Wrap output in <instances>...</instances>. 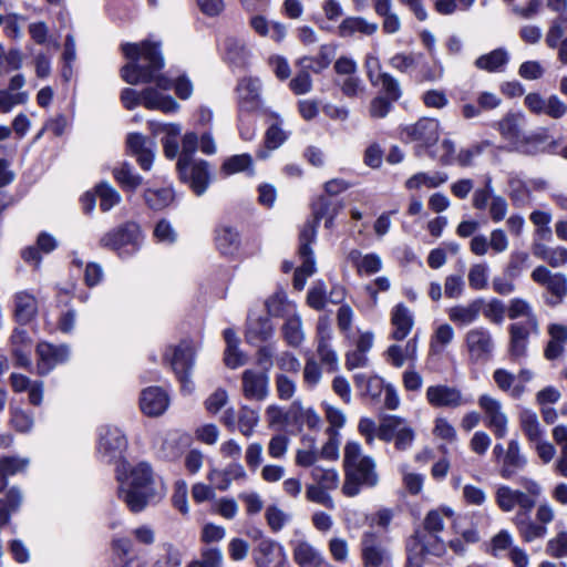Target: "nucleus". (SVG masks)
<instances>
[{"instance_id": "nucleus-1", "label": "nucleus", "mask_w": 567, "mask_h": 567, "mask_svg": "<svg viewBox=\"0 0 567 567\" xmlns=\"http://www.w3.org/2000/svg\"><path fill=\"white\" fill-rule=\"evenodd\" d=\"M122 52L130 62L122 66L121 78L131 85L155 82L157 90L168 91L175 82L159 73L164 68L161 43L144 40L140 43L122 44Z\"/></svg>"}, {"instance_id": "nucleus-2", "label": "nucleus", "mask_w": 567, "mask_h": 567, "mask_svg": "<svg viewBox=\"0 0 567 567\" xmlns=\"http://www.w3.org/2000/svg\"><path fill=\"white\" fill-rule=\"evenodd\" d=\"M118 497L133 513L144 511L148 505L158 503L166 494L163 480L157 476L151 464L140 462L117 471Z\"/></svg>"}, {"instance_id": "nucleus-3", "label": "nucleus", "mask_w": 567, "mask_h": 567, "mask_svg": "<svg viewBox=\"0 0 567 567\" xmlns=\"http://www.w3.org/2000/svg\"><path fill=\"white\" fill-rule=\"evenodd\" d=\"M444 518L445 514L440 509L426 514L424 529L415 532L406 540V567H423L425 556L440 557L445 553V543L439 535L444 529Z\"/></svg>"}, {"instance_id": "nucleus-4", "label": "nucleus", "mask_w": 567, "mask_h": 567, "mask_svg": "<svg viewBox=\"0 0 567 567\" xmlns=\"http://www.w3.org/2000/svg\"><path fill=\"white\" fill-rule=\"evenodd\" d=\"M344 483L342 493L357 496L362 487H374L379 482L377 465L372 457L362 454L359 443L348 442L343 453Z\"/></svg>"}, {"instance_id": "nucleus-5", "label": "nucleus", "mask_w": 567, "mask_h": 567, "mask_svg": "<svg viewBox=\"0 0 567 567\" xmlns=\"http://www.w3.org/2000/svg\"><path fill=\"white\" fill-rule=\"evenodd\" d=\"M519 485L523 489H515L508 485H499L495 492V502L501 511L505 513L513 512L516 507L518 512L532 511L543 488L538 482L523 476L519 478Z\"/></svg>"}, {"instance_id": "nucleus-6", "label": "nucleus", "mask_w": 567, "mask_h": 567, "mask_svg": "<svg viewBox=\"0 0 567 567\" xmlns=\"http://www.w3.org/2000/svg\"><path fill=\"white\" fill-rule=\"evenodd\" d=\"M195 347L189 340H182L177 346L168 347L163 355L182 383L183 390H189V374L195 363Z\"/></svg>"}, {"instance_id": "nucleus-7", "label": "nucleus", "mask_w": 567, "mask_h": 567, "mask_svg": "<svg viewBox=\"0 0 567 567\" xmlns=\"http://www.w3.org/2000/svg\"><path fill=\"white\" fill-rule=\"evenodd\" d=\"M470 362L486 363L493 357L495 343L492 332L485 327H474L464 336Z\"/></svg>"}, {"instance_id": "nucleus-8", "label": "nucleus", "mask_w": 567, "mask_h": 567, "mask_svg": "<svg viewBox=\"0 0 567 567\" xmlns=\"http://www.w3.org/2000/svg\"><path fill=\"white\" fill-rule=\"evenodd\" d=\"M495 462L499 464V475L505 480L512 478L527 465V458L522 453L518 440L513 439L505 449L503 444L497 443L493 449Z\"/></svg>"}, {"instance_id": "nucleus-9", "label": "nucleus", "mask_w": 567, "mask_h": 567, "mask_svg": "<svg viewBox=\"0 0 567 567\" xmlns=\"http://www.w3.org/2000/svg\"><path fill=\"white\" fill-rule=\"evenodd\" d=\"M360 550L364 567H386L391 563L386 540L375 532L367 530L362 534Z\"/></svg>"}, {"instance_id": "nucleus-10", "label": "nucleus", "mask_w": 567, "mask_h": 567, "mask_svg": "<svg viewBox=\"0 0 567 567\" xmlns=\"http://www.w3.org/2000/svg\"><path fill=\"white\" fill-rule=\"evenodd\" d=\"M127 447V440L121 429L113 425H102L97 431V453L105 462L122 457Z\"/></svg>"}, {"instance_id": "nucleus-11", "label": "nucleus", "mask_w": 567, "mask_h": 567, "mask_svg": "<svg viewBox=\"0 0 567 567\" xmlns=\"http://www.w3.org/2000/svg\"><path fill=\"white\" fill-rule=\"evenodd\" d=\"M261 83L258 79L244 78L236 87L238 94V118L243 125L246 115H250L261 107Z\"/></svg>"}, {"instance_id": "nucleus-12", "label": "nucleus", "mask_w": 567, "mask_h": 567, "mask_svg": "<svg viewBox=\"0 0 567 567\" xmlns=\"http://www.w3.org/2000/svg\"><path fill=\"white\" fill-rule=\"evenodd\" d=\"M144 239L141 226L135 221L123 223L101 238V245L105 248H121L124 246H140Z\"/></svg>"}, {"instance_id": "nucleus-13", "label": "nucleus", "mask_w": 567, "mask_h": 567, "mask_svg": "<svg viewBox=\"0 0 567 567\" xmlns=\"http://www.w3.org/2000/svg\"><path fill=\"white\" fill-rule=\"evenodd\" d=\"M177 169L181 179L188 184L197 196H200L206 192L209 185V171L207 162H185L184 158H178Z\"/></svg>"}, {"instance_id": "nucleus-14", "label": "nucleus", "mask_w": 567, "mask_h": 567, "mask_svg": "<svg viewBox=\"0 0 567 567\" xmlns=\"http://www.w3.org/2000/svg\"><path fill=\"white\" fill-rule=\"evenodd\" d=\"M427 403L435 409H457L471 403V399L463 395L456 386L447 384L430 385L426 389Z\"/></svg>"}, {"instance_id": "nucleus-15", "label": "nucleus", "mask_w": 567, "mask_h": 567, "mask_svg": "<svg viewBox=\"0 0 567 567\" xmlns=\"http://www.w3.org/2000/svg\"><path fill=\"white\" fill-rule=\"evenodd\" d=\"M477 403L485 414L486 426L492 430L495 437L504 439L508 432V417L503 411L501 401L488 394H482Z\"/></svg>"}, {"instance_id": "nucleus-16", "label": "nucleus", "mask_w": 567, "mask_h": 567, "mask_svg": "<svg viewBox=\"0 0 567 567\" xmlns=\"http://www.w3.org/2000/svg\"><path fill=\"white\" fill-rule=\"evenodd\" d=\"M532 279L549 291L546 302L550 306L560 303L567 293V278L560 272L551 274L546 267L538 266L533 270Z\"/></svg>"}, {"instance_id": "nucleus-17", "label": "nucleus", "mask_w": 567, "mask_h": 567, "mask_svg": "<svg viewBox=\"0 0 567 567\" xmlns=\"http://www.w3.org/2000/svg\"><path fill=\"white\" fill-rule=\"evenodd\" d=\"M37 369L40 375L51 372L58 364L64 363L70 358V348L65 344L54 346L42 341L37 346Z\"/></svg>"}, {"instance_id": "nucleus-18", "label": "nucleus", "mask_w": 567, "mask_h": 567, "mask_svg": "<svg viewBox=\"0 0 567 567\" xmlns=\"http://www.w3.org/2000/svg\"><path fill=\"white\" fill-rule=\"evenodd\" d=\"M403 133L412 142H420L423 146L434 145L440 136V122L432 117H422L416 123L406 125Z\"/></svg>"}, {"instance_id": "nucleus-19", "label": "nucleus", "mask_w": 567, "mask_h": 567, "mask_svg": "<svg viewBox=\"0 0 567 567\" xmlns=\"http://www.w3.org/2000/svg\"><path fill=\"white\" fill-rule=\"evenodd\" d=\"M243 394L248 400L264 401L269 394V378L266 372L247 369L241 374Z\"/></svg>"}, {"instance_id": "nucleus-20", "label": "nucleus", "mask_w": 567, "mask_h": 567, "mask_svg": "<svg viewBox=\"0 0 567 567\" xmlns=\"http://www.w3.org/2000/svg\"><path fill=\"white\" fill-rule=\"evenodd\" d=\"M126 144L131 153L142 169L150 171L155 157L156 144L140 133H131L127 136Z\"/></svg>"}, {"instance_id": "nucleus-21", "label": "nucleus", "mask_w": 567, "mask_h": 567, "mask_svg": "<svg viewBox=\"0 0 567 567\" xmlns=\"http://www.w3.org/2000/svg\"><path fill=\"white\" fill-rule=\"evenodd\" d=\"M257 567H281L285 561L282 548L271 539H261L254 549Z\"/></svg>"}, {"instance_id": "nucleus-22", "label": "nucleus", "mask_w": 567, "mask_h": 567, "mask_svg": "<svg viewBox=\"0 0 567 567\" xmlns=\"http://www.w3.org/2000/svg\"><path fill=\"white\" fill-rule=\"evenodd\" d=\"M530 511L517 512L513 518V523L524 542L532 543L536 539L544 538L548 529L543 524L533 520L529 515Z\"/></svg>"}, {"instance_id": "nucleus-23", "label": "nucleus", "mask_w": 567, "mask_h": 567, "mask_svg": "<svg viewBox=\"0 0 567 567\" xmlns=\"http://www.w3.org/2000/svg\"><path fill=\"white\" fill-rule=\"evenodd\" d=\"M140 405L146 415L158 416L167 409L168 396L161 388L150 386L142 391Z\"/></svg>"}, {"instance_id": "nucleus-24", "label": "nucleus", "mask_w": 567, "mask_h": 567, "mask_svg": "<svg viewBox=\"0 0 567 567\" xmlns=\"http://www.w3.org/2000/svg\"><path fill=\"white\" fill-rule=\"evenodd\" d=\"M342 208L341 200L326 195L318 196L311 205L312 217L319 223L323 219L326 228L333 226V220Z\"/></svg>"}, {"instance_id": "nucleus-25", "label": "nucleus", "mask_w": 567, "mask_h": 567, "mask_svg": "<svg viewBox=\"0 0 567 567\" xmlns=\"http://www.w3.org/2000/svg\"><path fill=\"white\" fill-rule=\"evenodd\" d=\"M142 105L147 110H157L164 113H175L179 110V104L173 96L152 86L142 90Z\"/></svg>"}, {"instance_id": "nucleus-26", "label": "nucleus", "mask_w": 567, "mask_h": 567, "mask_svg": "<svg viewBox=\"0 0 567 567\" xmlns=\"http://www.w3.org/2000/svg\"><path fill=\"white\" fill-rule=\"evenodd\" d=\"M11 351L17 360V365L28 368L31 365L32 339L23 328H16L10 337Z\"/></svg>"}, {"instance_id": "nucleus-27", "label": "nucleus", "mask_w": 567, "mask_h": 567, "mask_svg": "<svg viewBox=\"0 0 567 567\" xmlns=\"http://www.w3.org/2000/svg\"><path fill=\"white\" fill-rule=\"evenodd\" d=\"M391 337L396 341L405 339L414 326L412 311L405 305L398 303L391 311Z\"/></svg>"}, {"instance_id": "nucleus-28", "label": "nucleus", "mask_w": 567, "mask_h": 567, "mask_svg": "<svg viewBox=\"0 0 567 567\" xmlns=\"http://www.w3.org/2000/svg\"><path fill=\"white\" fill-rule=\"evenodd\" d=\"M549 340L544 350V357L548 361H555L563 357L567 341V326L550 323L547 328Z\"/></svg>"}, {"instance_id": "nucleus-29", "label": "nucleus", "mask_w": 567, "mask_h": 567, "mask_svg": "<svg viewBox=\"0 0 567 567\" xmlns=\"http://www.w3.org/2000/svg\"><path fill=\"white\" fill-rule=\"evenodd\" d=\"M509 332V353L514 361H518L526 355L528 338L534 333L529 327L523 322L513 323L508 328Z\"/></svg>"}, {"instance_id": "nucleus-30", "label": "nucleus", "mask_w": 567, "mask_h": 567, "mask_svg": "<svg viewBox=\"0 0 567 567\" xmlns=\"http://www.w3.org/2000/svg\"><path fill=\"white\" fill-rule=\"evenodd\" d=\"M30 465L29 457L18 455L0 456V493L8 487V478L27 472Z\"/></svg>"}, {"instance_id": "nucleus-31", "label": "nucleus", "mask_w": 567, "mask_h": 567, "mask_svg": "<svg viewBox=\"0 0 567 567\" xmlns=\"http://www.w3.org/2000/svg\"><path fill=\"white\" fill-rule=\"evenodd\" d=\"M151 130L154 134L159 132H165V137L162 140L164 154L167 158L173 159L177 156L179 151V145L177 137L182 132V127L178 124H162L150 122Z\"/></svg>"}, {"instance_id": "nucleus-32", "label": "nucleus", "mask_w": 567, "mask_h": 567, "mask_svg": "<svg viewBox=\"0 0 567 567\" xmlns=\"http://www.w3.org/2000/svg\"><path fill=\"white\" fill-rule=\"evenodd\" d=\"M482 307V299L473 300L466 305L454 306L447 310L449 319L456 326H468L478 319Z\"/></svg>"}, {"instance_id": "nucleus-33", "label": "nucleus", "mask_w": 567, "mask_h": 567, "mask_svg": "<svg viewBox=\"0 0 567 567\" xmlns=\"http://www.w3.org/2000/svg\"><path fill=\"white\" fill-rule=\"evenodd\" d=\"M509 62V53L505 48H497L486 54L480 55L474 65L478 70L489 73L503 72Z\"/></svg>"}, {"instance_id": "nucleus-34", "label": "nucleus", "mask_w": 567, "mask_h": 567, "mask_svg": "<svg viewBox=\"0 0 567 567\" xmlns=\"http://www.w3.org/2000/svg\"><path fill=\"white\" fill-rule=\"evenodd\" d=\"M38 313L35 297L27 291H20L14 296V317L20 324L29 323Z\"/></svg>"}, {"instance_id": "nucleus-35", "label": "nucleus", "mask_w": 567, "mask_h": 567, "mask_svg": "<svg viewBox=\"0 0 567 567\" xmlns=\"http://www.w3.org/2000/svg\"><path fill=\"white\" fill-rule=\"evenodd\" d=\"M274 334V327L267 317L256 319L249 318L246 329V341L250 344H257L270 339Z\"/></svg>"}, {"instance_id": "nucleus-36", "label": "nucleus", "mask_w": 567, "mask_h": 567, "mask_svg": "<svg viewBox=\"0 0 567 567\" xmlns=\"http://www.w3.org/2000/svg\"><path fill=\"white\" fill-rule=\"evenodd\" d=\"M507 316L509 319H517L520 317L526 318L523 324L532 329L534 333H538L539 324L536 315L533 311L528 301L522 298H514L509 301L507 307Z\"/></svg>"}, {"instance_id": "nucleus-37", "label": "nucleus", "mask_w": 567, "mask_h": 567, "mask_svg": "<svg viewBox=\"0 0 567 567\" xmlns=\"http://www.w3.org/2000/svg\"><path fill=\"white\" fill-rule=\"evenodd\" d=\"M378 28V23L369 22L362 17H348L338 27V33L342 38L352 37L354 33L372 35Z\"/></svg>"}, {"instance_id": "nucleus-38", "label": "nucleus", "mask_w": 567, "mask_h": 567, "mask_svg": "<svg viewBox=\"0 0 567 567\" xmlns=\"http://www.w3.org/2000/svg\"><path fill=\"white\" fill-rule=\"evenodd\" d=\"M336 55V47L332 44H323L320 47L319 53L316 58L302 56L299 59L298 64L302 69H309L315 73H320L327 69Z\"/></svg>"}, {"instance_id": "nucleus-39", "label": "nucleus", "mask_w": 567, "mask_h": 567, "mask_svg": "<svg viewBox=\"0 0 567 567\" xmlns=\"http://www.w3.org/2000/svg\"><path fill=\"white\" fill-rule=\"evenodd\" d=\"M293 558L300 567H320L323 563L320 551L306 540L293 544Z\"/></svg>"}, {"instance_id": "nucleus-40", "label": "nucleus", "mask_w": 567, "mask_h": 567, "mask_svg": "<svg viewBox=\"0 0 567 567\" xmlns=\"http://www.w3.org/2000/svg\"><path fill=\"white\" fill-rule=\"evenodd\" d=\"M300 260L301 265L296 268L292 280V285L298 291L305 288L307 278L317 270L312 250H300Z\"/></svg>"}, {"instance_id": "nucleus-41", "label": "nucleus", "mask_w": 567, "mask_h": 567, "mask_svg": "<svg viewBox=\"0 0 567 567\" xmlns=\"http://www.w3.org/2000/svg\"><path fill=\"white\" fill-rule=\"evenodd\" d=\"M113 177L124 190L130 192H134L143 183V177L134 173L133 166L127 162L113 168Z\"/></svg>"}, {"instance_id": "nucleus-42", "label": "nucleus", "mask_w": 567, "mask_h": 567, "mask_svg": "<svg viewBox=\"0 0 567 567\" xmlns=\"http://www.w3.org/2000/svg\"><path fill=\"white\" fill-rule=\"evenodd\" d=\"M281 332L284 339L290 347L298 348L305 340V332L300 316L295 313L288 317L281 328Z\"/></svg>"}, {"instance_id": "nucleus-43", "label": "nucleus", "mask_w": 567, "mask_h": 567, "mask_svg": "<svg viewBox=\"0 0 567 567\" xmlns=\"http://www.w3.org/2000/svg\"><path fill=\"white\" fill-rule=\"evenodd\" d=\"M519 425L523 433L532 444L544 437V431L540 426L538 416L534 411H522L519 413Z\"/></svg>"}, {"instance_id": "nucleus-44", "label": "nucleus", "mask_w": 567, "mask_h": 567, "mask_svg": "<svg viewBox=\"0 0 567 567\" xmlns=\"http://www.w3.org/2000/svg\"><path fill=\"white\" fill-rule=\"evenodd\" d=\"M551 435L560 447V455L555 465L556 471L559 475L567 477V426L563 424L556 425L551 431Z\"/></svg>"}, {"instance_id": "nucleus-45", "label": "nucleus", "mask_w": 567, "mask_h": 567, "mask_svg": "<svg viewBox=\"0 0 567 567\" xmlns=\"http://www.w3.org/2000/svg\"><path fill=\"white\" fill-rule=\"evenodd\" d=\"M493 379L499 390L509 392L511 396L517 399L524 391V385L515 384V375L505 369H496L493 373Z\"/></svg>"}, {"instance_id": "nucleus-46", "label": "nucleus", "mask_w": 567, "mask_h": 567, "mask_svg": "<svg viewBox=\"0 0 567 567\" xmlns=\"http://www.w3.org/2000/svg\"><path fill=\"white\" fill-rule=\"evenodd\" d=\"M181 564L182 554L173 544L164 543L157 547L154 567H178Z\"/></svg>"}, {"instance_id": "nucleus-47", "label": "nucleus", "mask_w": 567, "mask_h": 567, "mask_svg": "<svg viewBox=\"0 0 567 567\" xmlns=\"http://www.w3.org/2000/svg\"><path fill=\"white\" fill-rule=\"evenodd\" d=\"M221 171L226 175H233L240 172H246L247 175L252 176L254 175V165H252V158L249 154H239L234 155L227 158L223 166Z\"/></svg>"}, {"instance_id": "nucleus-48", "label": "nucleus", "mask_w": 567, "mask_h": 567, "mask_svg": "<svg viewBox=\"0 0 567 567\" xmlns=\"http://www.w3.org/2000/svg\"><path fill=\"white\" fill-rule=\"evenodd\" d=\"M96 196L100 199L102 212H109L121 203V194L107 182H101L95 186Z\"/></svg>"}, {"instance_id": "nucleus-49", "label": "nucleus", "mask_w": 567, "mask_h": 567, "mask_svg": "<svg viewBox=\"0 0 567 567\" xmlns=\"http://www.w3.org/2000/svg\"><path fill=\"white\" fill-rule=\"evenodd\" d=\"M354 383L364 395H368L371 399H378L385 389L381 378L369 377L364 373L355 374Z\"/></svg>"}, {"instance_id": "nucleus-50", "label": "nucleus", "mask_w": 567, "mask_h": 567, "mask_svg": "<svg viewBox=\"0 0 567 567\" xmlns=\"http://www.w3.org/2000/svg\"><path fill=\"white\" fill-rule=\"evenodd\" d=\"M144 199L151 209L161 210L173 202L174 193L171 188L146 189Z\"/></svg>"}, {"instance_id": "nucleus-51", "label": "nucleus", "mask_w": 567, "mask_h": 567, "mask_svg": "<svg viewBox=\"0 0 567 567\" xmlns=\"http://www.w3.org/2000/svg\"><path fill=\"white\" fill-rule=\"evenodd\" d=\"M310 475L313 480V483L329 491L338 488L340 483L339 474L332 467L324 468L322 466L316 465L312 467Z\"/></svg>"}, {"instance_id": "nucleus-52", "label": "nucleus", "mask_w": 567, "mask_h": 567, "mask_svg": "<svg viewBox=\"0 0 567 567\" xmlns=\"http://www.w3.org/2000/svg\"><path fill=\"white\" fill-rule=\"evenodd\" d=\"M519 120L518 115L509 113L498 122L501 135L511 143H517L523 138L519 128Z\"/></svg>"}, {"instance_id": "nucleus-53", "label": "nucleus", "mask_w": 567, "mask_h": 567, "mask_svg": "<svg viewBox=\"0 0 567 567\" xmlns=\"http://www.w3.org/2000/svg\"><path fill=\"white\" fill-rule=\"evenodd\" d=\"M446 181L447 174L445 173L437 172L434 175H429L426 173H417L405 182V186L409 189L420 188L421 186L435 188L444 184Z\"/></svg>"}, {"instance_id": "nucleus-54", "label": "nucleus", "mask_w": 567, "mask_h": 567, "mask_svg": "<svg viewBox=\"0 0 567 567\" xmlns=\"http://www.w3.org/2000/svg\"><path fill=\"white\" fill-rule=\"evenodd\" d=\"M508 196L514 206H525L530 196V190L527 185L518 177H511L508 179Z\"/></svg>"}, {"instance_id": "nucleus-55", "label": "nucleus", "mask_w": 567, "mask_h": 567, "mask_svg": "<svg viewBox=\"0 0 567 567\" xmlns=\"http://www.w3.org/2000/svg\"><path fill=\"white\" fill-rule=\"evenodd\" d=\"M289 414L301 425L309 429H316L320 424L319 415L312 409H303L299 402H293L290 406Z\"/></svg>"}, {"instance_id": "nucleus-56", "label": "nucleus", "mask_w": 567, "mask_h": 567, "mask_svg": "<svg viewBox=\"0 0 567 567\" xmlns=\"http://www.w3.org/2000/svg\"><path fill=\"white\" fill-rule=\"evenodd\" d=\"M9 424L19 433H29L34 424L32 413L21 408H10Z\"/></svg>"}, {"instance_id": "nucleus-57", "label": "nucleus", "mask_w": 567, "mask_h": 567, "mask_svg": "<svg viewBox=\"0 0 567 567\" xmlns=\"http://www.w3.org/2000/svg\"><path fill=\"white\" fill-rule=\"evenodd\" d=\"M306 498L308 502L324 506L328 509H334L336 504L329 494V489L312 483L306 486Z\"/></svg>"}, {"instance_id": "nucleus-58", "label": "nucleus", "mask_w": 567, "mask_h": 567, "mask_svg": "<svg viewBox=\"0 0 567 567\" xmlns=\"http://www.w3.org/2000/svg\"><path fill=\"white\" fill-rule=\"evenodd\" d=\"M405 423V420L395 415L384 417L378 426V437L385 442L392 441Z\"/></svg>"}, {"instance_id": "nucleus-59", "label": "nucleus", "mask_w": 567, "mask_h": 567, "mask_svg": "<svg viewBox=\"0 0 567 567\" xmlns=\"http://www.w3.org/2000/svg\"><path fill=\"white\" fill-rule=\"evenodd\" d=\"M513 542L512 534L507 529H502L492 537L487 551L494 557H499L504 551L513 548Z\"/></svg>"}, {"instance_id": "nucleus-60", "label": "nucleus", "mask_w": 567, "mask_h": 567, "mask_svg": "<svg viewBox=\"0 0 567 567\" xmlns=\"http://www.w3.org/2000/svg\"><path fill=\"white\" fill-rule=\"evenodd\" d=\"M214 240L218 248L240 245L239 233L236 228L227 225L218 226L215 229Z\"/></svg>"}, {"instance_id": "nucleus-61", "label": "nucleus", "mask_w": 567, "mask_h": 567, "mask_svg": "<svg viewBox=\"0 0 567 567\" xmlns=\"http://www.w3.org/2000/svg\"><path fill=\"white\" fill-rule=\"evenodd\" d=\"M378 79L384 93V95H382L383 97L390 99L394 102L401 99L402 90L398 79L388 72H380L378 74Z\"/></svg>"}, {"instance_id": "nucleus-62", "label": "nucleus", "mask_w": 567, "mask_h": 567, "mask_svg": "<svg viewBox=\"0 0 567 567\" xmlns=\"http://www.w3.org/2000/svg\"><path fill=\"white\" fill-rule=\"evenodd\" d=\"M259 414L257 411L243 406L238 415V429L245 436H250L258 424Z\"/></svg>"}, {"instance_id": "nucleus-63", "label": "nucleus", "mask_w": 567, "mask_h": 567, "mask_svg": "<svg viewBox=\"0 0 567 567\" xmlns=\"http://www.w3.org/2000/svg\"><path fill=\"white\" fill-rule=\"evenodd\" d=\"M307 303L315 310H322L327 303V289L322 281H317L308 291Z\"/></svg>"}, {"instance_id": "nucleus-64", "label": "nucleus", "mask_w": 567, "mask_h": 567, "mask_svg": "<svg viewBox=\"0 0 567 567\" xmlns=\"http://www.w3.org/2000/svg\"><path fill=\"white\" fill-rule=\"evenodd\" d=\"M546 553L554 558L567 557V532H559L546 545Z\"/></svg>"}]
</instances>
